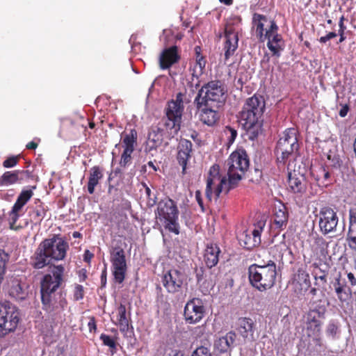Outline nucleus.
<instances>
[{
  "label": "nucleus",
  "instance_id": "obj_29",
  "mask_svg": "<svg viewBox=\"0 0 356 356\" xmlns=\"http://www.w3.org/2000/svg\"><path fill=\"white\" fill-rule=\"evenodd\" d=\"M275 22L266 17L264 15L255 13L252 17V24L254 27L256 28V34L260 41H263V38L265 35L264 30L268 29L271 26V23Z\"/></svg>",
  "mask_w": 356,
  "mask_h": 356
},
{
  "label": "nucleus",
  "instance_id": "obj_54",
  "mask_svg": "<svg viewBox=\"0 0 356 356\" xmlns=\"http://www.w3.org/2000/svg\"><path fill=\"white\" fill-rule=\"evenodd\" d=\"M347 277L351 286H354L356 285V277H355L353 273L350 272L348 273Z\"/></svg>",
  "mask_w": 356,
  "mask_h": 356
},
{
  "label": "nucleus",
  "instance_id": "obj_40",
  "mask_svg": "<svg viewBox=\"0 0 356 356\" xmlns=\"http://www.w3.org/2000/svg\"><path fill=\"white\" fill-rule=\"evenodd\" d=\"M9 258V254L3 250L0 249V284L3 280L6 264L8 263Z\"/></svg>",
  "mask_w": 356,
  "mask_h": 356
},
{
  "label": "nucleus",
  "instance_id": "obj_16",
  "mask_svg": "<svg viewBox=\"0 0 356 356\" xmlns=\"http://www.w3.org/2000/svg\"><path fill=\"white\" fill-rule=\"evenodd\" d=\"M278 26L275 22H272L270 27L266 29L263 41L268 40L267 47L274 56L279 57L283 49V41L281 35L277 33Z\"/></svg>",
  "mask_w": 356,
  "mask_h": 356
},
{
  "label": "nucleus",
  "instance_id": "obj_20",
  "mask_svg": "<svg viewBox=\"0 0 356 356\" xmlns=\"http://www.w3.org/2000/svg\"><path fill=\"white\" fill-rule=\"evenodd\" d=\"M225 38L223 49L225 51V59L227 60L233 56L238 48V31L232 25L227 24L225 29Z\"/></svg>",
  "mask_w": 356,
  "mask_h": 356
},
{
  "label": "nucleus",
  "instance_id": "obj_59",
  "mask_svg": "<svg viewBox=\"0 0 356 356\" xmlns=\"http://www.w3.org/2000/svg\"><path fill=\"white\" fill-rule=\"evenodd\" d=\"M229 131H230V134H231V136H230L229 140L230 141H233V140H235V138H236V137L237 136V131L235 129H232L231 127H229Z\"/></svg>",
  "mask_w": 356,
  "mask_h": 356
},
{
  "label": "nucleus",
  "instance_id": "obj_33",
  "mask_svg": "<svg viewBox=\"0 0 356 356\" xmlns=\"http://www.w3.org/2000/svg\"><path fill=\"white\" fill-rule=\"evenodd\" d=\"M102 177L103 173L99 166H94L90 168L88 183V191L90 194L94 193L95 186Z\"/></svg>",
  "mask_w": 356,
  "mask_h": 356
},
{
  "label": "nucleus",
  "instance_id": "obj_17",
  "mask_svg": "<svg viewBox=\"0 0 356 356\" xmlns=\"http://www.w3.org/2000/svg\"><path fill=\"white\" fill-rule=\"evenodd\" d=\"M184 275L178 270H168L162 277V284L168 293L178 292L184 282Z\"/></svg>",
  "mask_w": 356,
  "mask_h": 356
},
{
  "label": "nucleus",
  "instance_id": "obj_35",
  "mask_svg": "<svg viewBox=\"0 0 356 356\" xmlns=\"http://www.w3.org/2000/svg\"><path fill=\"white\" fill-rule=\"evenodd\" d=\"M273 222L274 225L277 229H283L286 227L288 222V213L284 206H281L278 209H275Z\"/></svg>",
  "mask_w": 356,
  "mask_h": 356
},
{
  "label": "nucleus",
  "instance_id": "obj_4",
  "mask_svg": "<svg viewBox=\"0 0 356 356\" xmlns=\"http://www.w3.org/2000/svg\"><path fill=\"white\" fill-rule=\"evenodd\" d=\"M248 274L252 286L260 291H264L275 284L276 264L271 260L264 265L252 264L248 268Z\"/></svg>",
  "mask_w": 356,
  "mask_h": 356
},
{
  "label": "nucleus",
  "instance_id": "obj_23",
  "mask_svg": "<svg viewBox=\"0 0 356 356\" xmlns=\"http://www.w3.org/2000/svg\"><path fill=\"white\" fill-rule=\"evenodd\" d=\"M236 330L240 335L249 341H254V322L250 318H239L236 323Z\"/></svg>",
  "mask_w": 356,
  "mask_h": 356
},
{
  "label": "nucleus",
  "instance_id": "obj_28",
  "mask_svg": "<svg viewBox=\"0 0 356 356\" xmlns=\"http://www.w3.org/2000/svg\"><path fill=\"white\" fill-rule=\"evenodd\" d=\"M293 284L296 291L298 289L302 294V291H306L310 286L311 282L309 273L302 268H299L293 275Z\"/></svg>",
  "mask_w": 356,
  "mask_h": 356
},
{
  "label": "nucleus",
  "instance_id": "obj_25",
  "mask_svg": "<svg viewBox=\"0 0 356 356\" xmlns=\"http://www.w3.org/2000/svg\"><path fill=\"white\" fill-rule=\"evenodd\" d=\"M341 275L339 274L332 282V286L338 300L341 302H346L351 296L352 291L347 286L346 280H341Z\"/></svg>",
  "mask_w": 356,
  "mask_h": 356
},
{
  "label": "nucleus",
  "instance_id": "obj_47",
  "mask_svg": "<svg viewBox=\"0 0 356 356\" xmlns=\"http://www.w3.org/2000/svg\"><path fill=\"white\" fill-rule=\"evenodd\" d=\"M207 328L206 324H203L200 326H197L194 328L193 334L195 337H201L207 332Z\"/></svg>",
  "mask_w": 356,
  "mask_h": 356
},
{
  "label": "nucleus",
  "instance_id": "obj_48",
  "mask_svg": "<svg viewBox=\"0 0 356 356\" xmlns=\"http://www.w3.org/2000/svg\"><path fill=\"white\" fill-rule=\"evenodd\" d=\"M320 273L314 272V278L316 280H319L323 284L327 282V272L324 270L319 269Z\"/></svg>",
  "mask_w": 356,
  "mask_h": 356
},
{
  "label": "nucleus",
  "instance_id": "obj_22",
  "mask_svg": "<svg viewBox=\"0 0 356 356\" xmlns=\"http://www.w3.org/2000/svg\"><path fill=\"white\" fill-rule=\"evenodd\" d=\"M288 185L290 191L299 196L305 193L307 189L305 177L300 173H296V171L289 172Z\"/></svg>",
  "mask_w": 356,
  "mask_h": 356
},
{
  "label": "nucleus",
  "instance_id": "obj_24",
  "mask_svg": "<svg viewBox=\"0 0 356 356\" xmlns=\"http://www.w3.org/2000/svg\"><path fill=\"white\" fill-rule=\"evenodd\" d=\"M179 56L177 53V47L172 46L165 49L159 56V66L161 70H167L173 64L178 62Z\"/></svg>",
  "mask_w": 356,
  "mask_h": 356
},
{
  "label": "nucleus",
  "instance_id": "obj_62",
  "mask_svg": "<svg viewBox=\"0 0 356 356\" xmlns=\"http://www.w3.org/2000/svg\"><path fill=\"white\" fill-rule=\"evenodd\" d=\"M345 18H344V16L342 15L341 17H340V19H339V28L341 29H346V27L345 26L344 24H343V21H344Z\"/></svg>",
  "mask_w": 356,
  "mask_h": 356
},
{
  "label": "nucleus",
  "instance_id": "obj_61",
  "mask_svg": "<svg viewBox=\"0 0 356 356\" xmlns=\"http://www.w3.org/2000/svg\"><path fill=\"white\" fill-rule=\"evenodd\" d=\"M37 147L38 144L33 141H31L26 145V147L28 149H35Z\"/></svg>",
  "mask_w": 356,
  "mask_h": 356
},
{
  "label": "nucleus",
  "instance_id": "obj_49",
  "mask_svg": "<svg viewBox=\"0 0 356 356\" xmlns=\"http://www.w3.org/2000/svg\"><path fill=\"white\" fill-rule=\"evenodd\" d=\"M192 356H210L209 350L207 347L200 346L193 352Z\"/></svg>",
  "mask_w": 356,
  "mask_h": 356
},
{
  "label": "nucleus",
  "instance_id": "obj_57",
  "mask_svg": "<svg viewBox=\"0 0 356 356\" xmlns=\"http://www.w3.org/2000/svg\"><path fill=\"white\" fill-rule=\"evenodd\" d=\"M92 257L93 254L89 250H87L85 251L83 258L85 261L89 262Z\"/></svg>",
  "mask_w": 356,
  "mask_h": 356
},
{
  "label": "nucleus",
  "instance_id": "obj_55",
  "mask_svg": "<svg viewBox=\"0 0 356 356\" xmlns=\"http://www.w3.org/2000/svg\"><path fill=\"white\" fill-rule=\"evenodd\" d=\"M195 198H196V200H197L198 204L200 206L202 209L204 210L203 202H202V200L201 197V193L199 191H196V193H195Z\"/></svg>",
  "mask_w": 356,
  "mask_h": 356
},
{
  "label": "nucleus",
  "instance_id": "obj_43",
  "mask_svg": "<svg viewBox=\"0 0 356 356\" xmlns=\"http://www.w3.org/2000/svg\"><path fill=\"white\" fill-rule=\"evenodd\" d=\"M133 152H134L129 150L123 151L120 161L121 167L125 168L131 164L132 160L131 154Z\"/></svg>",
  "mask_w": 356,
  "mask_h": 356
},
{
  "label": "nucleus",
  "instance_id": "obj_31",
  "mask_svg": "<svg viewBox=\"0 0 356 356\" xmlns=\"http://www.w3.org/2000/svg\"><path fill=\"white\" fill-rule=\"evenodd\" d=\"M220 253V250L216 244L207 245L204 251V260L208 268H211L218 264Z\"/></svg>",
  "mask_w": 356,
  "mask_h": 356
},
{
  "label": "nucleus",
  "instance_id": "obj_9",
  "mask_svg": "<svg viewBox=\"0 0 356 356\" xmlns=\"http://www.w3.org/2000/svg\"><path fill=\"white\" fill-rule=\"evenodd\" d=\"M227 176L231 182L238 184L249 168V159L245 150L233 152L226 161Z\"/></svg>",
  "mask_w": 356,
  "mask_h": 356
},
{
  "label": "nucleus",
  "instance_id": "obj_37",
  "mask_svg": "<svg viewBox=\"0 0 356 356\" xmlns=\"http://www.w3.org/2000/svg\"><path fill=\"white\" fill-rule=\"evenodd\" d=\"M116 324L120 327L122 332H127L129 329V321L126 316V307L120 304L118 307V316Z\"/></svg>",
  "mask_w": 356,
  "mask_h": 356
},
{
  "label": "nucleus",
  "instance_id": "obj_34",
  "mask_svg": "<svg viewBox=\"0 0 356 356\" xmlns=\"http://www.w3.org/2000/svg\"><path fill=\"white\" fill-rule=\"evenodd\" d=\"M28 209L29 220L34 225L40 223L46 215V210L41 204L29 206Z\"/></svg>",
  "mask_w": 356,
  "mask_h": 356
},
{
  "label": "nucleus",
  "instance_id": "obj_21",
  "mask_svg": "<svg viewBox=\"0 0 356 356\" xmlns=\"http://www.w3.org/2000/svg\"><path fill=\"white\" fill-rule=\"evenodd\" d=\"M163 136V129L158 127H152L148 132L145 145V152L150 153L153 156L152 152L156 151L157 148L161 145Z\"/></svg>",
  "mask_w": 356,
  "mask_h": 356
},
{
  "label": "nucleus",
  "instance_id": "obj_10",
  "mask_svg": "<svg viewBox=\"0 0 356 356\" xmlns=\"http://www.w3.org/2000/svg\"><path fill=\"white\" fill-rule=\"evenodd\" d=\"M19 322V310L9 302L0 307V338L14 332Z\"/></svg>",
  "mask_w": 356,
  "mask_h": 356
},
{
  "label": "nucleus",
  "instance_id": "obj_18",
  "mask_svg": "<svg viewBox=\"0 0 356 356\" xmlns=\"http://www.w3.org/2000/svg\"><path fill=\"white\" fill-rule=\"evenodd\" d=\"M264 226V223L259 222L252 231L249 232L246 230L241 234L238 236L241 245L248 250H251L259 245L261 243V233Z\"/></svg>",
  "mask_w": 356,
  "mask_h": 356
},
{
  "label": "nucleus",
  "instance_id": "obj_1",
  "mask_svg": "<svg viewBox=\"0 0 356 356\" xmlns=\"http://www.w3.org/2000/svg\"><path fill=\"white\" fill-rule=\"evenodd\" d=\"M64 272L63 265H54L40 282L42 307L51 316L58 314L67 305L62 293L57 292L64 282Z\"/></svg>",
  "mask_w": 356,
  "mask_h": 356
},
{
  "label": "nucleus",
  "instance_id": "obj_6",
  "mask_svg": "<svg viewBox=\"0 0 356 356\" xmlns=\"http://www.w3.org/2000/svg\"><path fill=\"white\" fill-rule=\"evenodd\" d=\"M236 185L231 182V179H227L226 176L220 174V167L213 165L210 168L207 179L205 195L209 201L213 198L218 199L220 194H227L229 191Z\"/></svg>",
  "mask_w": 356,
  "mask_h": 356
},
{
  "label": "nucleus",
  "instance_id": "obj_42",
  "mask_svg": "<svg viewBox=\"0 0 356 356\" xmlns=\"http://www.w3.org/2000/svg\"><path fill=\"white\" fill-rule=\"evenodd\" d=\"M322 300L314 301L311 303V308L309 311H314L315 314L318 315V317H323L326 307L324 305L321 304Z\"/></svg>",
  "mask_w": 356,
  "mask_h": 356
},
{
  "label": "nucleus",
  "instance_id": "obj_7",
  "mask_svg": "<svg viewBox=\"0 0 356 356\" xmlns=\"http://www.w3.org/2000/svg\"><path fill=\"white\" fill-rule=\"evenodd\" d=\"M155 215L165 230L176 235L179 234V210L172 200L167 198L161 200L157 204Z\"/></svg>",
  "mask_w": 356,
  "mask_h": 356
},
{
  "label": "nucleus",
  "instance_id": "obj_36",
  "mask_svg": "<svg viewBox=\"0 0 356 356\" xmlns=\"http://www.w3.org/2000/svg\"><path fill=\"white\" fill-rule=\"evenodd\" d=\"M347 241L349 248L356 251V216L351 211L350 212V225Z\"/></svg>",
  "mask_w": 356,
  "mask_h": 356
},
{
  "label": "nucleus",
  "instance_id": "obj_2",
  "mask_svg": "<svg viewBox=\"0 0 356 356\" xmlns=\"http://www.w3.org/2000/svg\"><path fill=\"white\" fill-rule=\"evenodd\" d=\"M68 243L58 235L43 240L31 257L34 268L41 269L51 264V261H61L65 258Z\"/></svg>",
  "mask_w": 356,
  "mask_h": 356
},
{
  "label": "nucleus",
  "instance_id": "obj_53",
  "mask_svg": "<svg viewBox=\"0 0 356 356\" xmlns=\"http://www.w3.org/2000/svg\"><path fill=\"white\" fill-rule=\"evenodd\" d=\"M183 97H184V95L181 92H179L177 94L175 99L172 100L171 102H174V103H176L177 105L184 108Z\"/></svg>",
  "mask_w": 356,
  "mask_h": 356
},
{
  "label": "nucleus",
  "instance_id": "obj_3",
  "mask_svg": "<svg viewBox=\"0 0 356 356\" xmlns=\"http://www.w3.org/2000/svg\"><path fill=\"white\" fill-rule=\"evenodd\" d=\"M264 109L265 102L262 97L254 95L246 100L240 113V122L250 140H254L262 133Z\"/></svg>",
  "mask_w": 356,
  "mask_h": 356
},
{
  "label": "nucleus",
  "instance_id": "obj_38",
  "mask_svg": "<svg viewBox=\"0 0 356 356\" xmlns=\"http://www.w3.org/2000/svg\"><path fill=\"white\" fill-rule=\"evenodd\" d=\"M137 141V132L135 129H131L129 134L124 136L122 143L124 150L134 151L135 145Z\"/></svg>",
  "mask_w": 356,
  "mask_h": 356
},
{
  "label": "nucleus",
  "instance_id": "obj_32",
  "mask_svg": "<svg viewBox=\"0 0 356 356\" xmlns=\"http://www.w3.org/2000/svg\"><path fill=\"white\" fill-rule=\"evenodd\" d=\"M29 176V171L15 170L13 172H6L0 178V184L3 186H9L14 184L24 179L25 177Z\"/></svg>",
  "mask_w": 356,
  "mask_h": 356
},
{
  "label": "nucleus",
  "instance_id": "obj_27",
  "mask_svg": "<svg viewBox=\"0 0 356 356\" xmlns=\"http://www.w3.org/2000/svg\"><path fill=\"white\" fill-rule=\"evenodd\" d=\"M236 338V333L233 331H230L215 341V348L221 353H227L234 346Z\"/></svg>",
  "mask_w": 356,
  "mask_h": 356
},
{
  "label": "nucleus",
  "instance_id": "obj_44",
  "mask_svg": "<svg viewBox=\"0 0 356 356\" xmlns=\"http://www.w3.org/2000/svg\"><path fill=\"white\" fill-rule=\"evenodd\" d=\"M100 339L104 346H108L111 349V353L113 354V350L116 349V342L110 336L105 334L100 335Z\"/></svg>",
  "mask_w": 356,
  "mask_h": 356
},
{
  "label": "nucleus",
  "instance_id": "obj_26",
  "mask_svg": "<svg viewBox=\"0 0 356 356\" xmlns=\"http://www.w3.org/2000/svg\"><path fill=\"white\" fill-rule=\"evenodd\" d=\"M193 144L191 141L181 139L178 145L177 161L182 167L183 172L186 168L187 161L191 157Z\"/></svg>",
  "mask_w": 356,
  "mask_h": 356
},
{
  "label": "nucleus",
  "instance_id": "obj_46",
  "mask_svg": "<svg viewBox=\"0 0 356 356\" xmlns=\"http://www.w3.org/2000/svg\"><path fill=\"white\" fill-rule=\"evenodd\" d=\"M83 298V287L80 284H76L74 289V298L79 300Z\"/></svg>",
  "mask_w": 356,
  "mask_h": 356
},
{
  "label": "nucleus",
  "instance_id": "obj_13",
  "mask_svg": "<svg viewBox=\"0 0 356 356\" xmlns=\"http://www.w3.org/2000/svg\"><path fill=\"white\" fill-rule=\"evenodd\" d=\"M206 309L202 300L193 298L186 302L184 307V316L186 323L195 324L203 318Z\"/></svg>",
  "mask_w": 356,
  "mask_h": 356
},
{
  "label": "nucleus",
  "instance_id": "obj_12",
  "mask_svg": "<svg viewBox=\"0 0 356 356\" xmlns=\"http://www.w3.org/2000/svg\"><path fill=\"white\" fill-rule=\"evenodd\" d=\"M317 217L320 231L323 234L326 235L336 232L339 218L333 209L328 207L321 208Z\"/></svg>",
  "mask_w": 356,
  "mask_h": 356
},
{
  "label": "nucleus",
  "instance_id": "obj_41",
  "mask_svg": "<svg viewBox=\"0 0 356 356\" xmlns=\"http://www.w3.org/2000/svg\"><path fill=\"white\" fill-rule=\"evenodd\" d=\"M328 246V243L326 241L319 236L314 237V247L316 251L320 252L322 254L325 253Z\"/></svg>",
  "mask_w": 356,
  "mask_h": 356
},
{
  "label": "nucleus",
  "instance_id": "obj_51",
  "mask_svg": "<svg viewBox=\"0 0 356 356\" xmlns=\"http://www.w3.org/2000/svg\"><path fill=\"white\" fill-rule=\"evenodd\" d=\"M337 36V34L335 32L332 31L328 33L327 35L321 37L318 40L321 43H326L327 41L336 38Z\"/></svg>",
  "mask_w": 356,
  "mask_h": 356
},
{
  "label": "nucleus",
  "instance_id": "obj_11",
  "mask_svg": "<svg viewBox=\"0 0 356 356\" xmlns=\"http://www.w3.org/2000/svg\"><path fill=\"white\" fill-rule=\"evenodd\" d=\"M112 273L115 282L122 284L125 278L127 266L125 253L120 247L113 248L111 252Z\"/></svg>",
  "mask_w": 356,
  "mask_h": 356
},
{
  "label": "nucleus",
  "instance_id": "obj_39",
  "mask_svg": "<svg viewBox=\"0 0 356 356\" xmlns=\"http://www.w3.org/2000/svg\"><path fill=\"white\" fill-rule=\"evenodd\" d=\"M197 49H199V47H197L195 48L197 53L196 61L191 69L192 76L197 79H198L199 76L202 74L206 64V61L204 57L201 56L200 54L197 51Z\"/></svg>",
  "mask_w": 356,
  "mask_h": 356
},
{
  "label": "nucleus",
  "instance_id": "obj_56",
  "mask_svg": "<svg viewBox=\"0 0 356 356\" xmlns=\"http://www.w3.org/2000/svg\"><path fill=\"white\" fill-rule=\"evenodd\" d=\"M348 106H343L340 111H339V115L341 117V118H344L346 116L347 113H348Z\"/></svg>",
  "mask_w": 356,
  "mask_h": 356
},
{
  "label": "nucleus",
  "instance_id": "obj_60",
  "mask_svg": "<svg viewBox=\"0 0 356 356\" xmlns=\"http://www.w3.org/2000/svg\"><path fill=\"white\" fill-rule=\"evenodd\" d=\"M88 328L90 331L91 332L92 329H96V324L93 319L90 320L88 323Z\"/></svg>",
  "mask_w": 356,
  "mask_h": 356
},
{
  "label": "nucleus",
  "instance_id": "obj_8",
  "mask_svg": "<svg viewBox=\"0 0 356 356\" xmlns=\"http://www.w3.org/2000/svg\"><path fill=\"white\" fill-rule=\"evenodd\" d=\"M297 131L294 128L286 129L277 142L275 154L280 165H285L289 157L298 151Z\"/></svg>",
  "mask_w": 356,
  "mask_h": 356
},
{
  "label": "nucleus",
  "instance_id": "obj_14",
  "mask_svg": "<svg viewBox=\"0 0 356 356\" xmlns=\"http://www.w3.org/2000/svg\"><path fill=\"white\" fill-rule=\"evenodd\" d=\"M35 188V186H33L32 188L22 190L18 195L11 211L8 213V221L10 228L15 229V223L22 215L23 207L33 195V189Z\"/></svg>",
  "mask_w": 356,
  "mask_h": 356
},
{
  "label": "nucleus",
  "instance_id": "obj_19",
  "mask_svg": "<svg viewBox=\"0 0 356 356\" xmlns=\"http://www.w3.org/2000/svg\"><path fill=\"white\" fill-rule=\"evenodd\" d=\"M197 109L199 120L209 127L215 125L220 119V107H211V106L200 105L195 104Z\"/></svg>",
  "mask_w": 356,
  "mask_h": 356
},
{
  "label": "nucleus",
  "instance_id": "obj_5",
  "mask_svg": "<svg viewBox=\"0 0 356 356\" xmlns=\"http://www.w3.org/2000/svg\"><path fill=\"white\" fill-rule=\"evenodd\" d=\"M225 92L226 90L220 81H211L199 90L194 104L221 108L225 102Z\"/></svg>",
  "mask_w": 356,
  "mask_h": 356
},
{
  "label": "nucleus",
  "instance_id": "obj_15",
  "mask_svg": "<svg viewBox=\"0 0 356 356\" xmlns=\"http://www.w3.org/2000/svg\"><path fill=\"white\" fill-rule=\"evenodd\" d=\"M183 111L184 108L177 105L174 102L168 103L165 112L166 118L164 120L166 129H173L175 133L179 130Z\"/></svg>",
  "mask_w": 356,
  "mask_h": 356
},
{
  "label": "nucleus",
  "instance_id": "obj_58",
  "mask_svg": "<svg viewBox=\"0 0 356 356\" xmlns=\"http://www.w3.org/2000/svg\"><path fill=\"white\" fill-rule=\"evenodd\" d=\"M101 283L102 286H105L106 284V270H104L101 275Z\"/></svg>",
  "mask_w": 356,
  "mask_h": 356
},
{
  "label": "nucleus",
  "instance_id": "obj_64",
  "mask_svg": "<svg viewBox=\"0 0 356 356\" xmlns=\"http://www.w3.org/2000/svg\"><path fill=\"white\" fill-rule=\"evenodd\" d=\"M169 356H184V354L181 351L175 350Z\"/></svg>",
  "mask_w": 356,
  "mask_h": 356
},
{
  "label": "nucleus",
  "instance_id": "obj_63",
  "mask_svg": "<svg viewBox=\"0 0 356 356\" xmlns=\"http://www.w3.org/2000/svg\"><path fill=\"white\" fill-rule=\"evenodd\" d=\"M322 172H323V179H325V181H327L330 177V172L325 171L324 169L322 170Z\"/></svg>",
  "mask_w": 356,
  "mask_h": 356
},
{
  "label": "nucleus",
  "instance_id": "obj_30",
  "mask_svg": "<svg viewBox=\"0 0 356 356\" xmlns=\"http://www.w3.org/2000/svg\"><path fill=\"white\" fill-rule=\"evenodd\" d=\"M20 280L13 278L8 282V294L17 300H23L27 296L28 292Z\"/></svg>",
  "mask_w": 356,
  "mask_h": 356
},
{
  "label": "nucleus",
  "instance_id": "obj_52",
  "mask_svg": "<svg viewBox=\"0 0 356 356\" xmlns=\"http://www.w3.org/2000/svg\"><path fill=\"white\" fill-rule=\"evenodd\" d=\"M322 323H308L307 330H310L313 332V334H317L321 331Z\"/></svg>",
  "mask_w": 356,
  "mask_h": 356
},
{
  "label": "nucleus",
  "instance_id": "obj_50",
  "mask_svg": "<svg viewBox=\"0 0 356 356\" xmlns=\"http://www.w3.org/2000/svg\"><path fill=\"white\" fill-rule=\"evenodd\" d=\"M17 156H11L5 160L3 163V165L4 168H12L17 165Z\"/></svg>",
  "mask_w": 356,
  "mask_h": 356
},
{
  "label": "nucleus",
  "instance_id": "obj_45",
  "mask_svg": "<svg viewBox=\"0 0 356 356\" xmlns=\"http://www.w3.org/2000/svg\"><path fill=\"white\" fill-rule=\"evenodd\" d=\"M321 318L314 311H309L307 315V324L321 323Z\"/></svg>",
  "mask_w": 356,
  "mask_h": 356
}]
</instances>
